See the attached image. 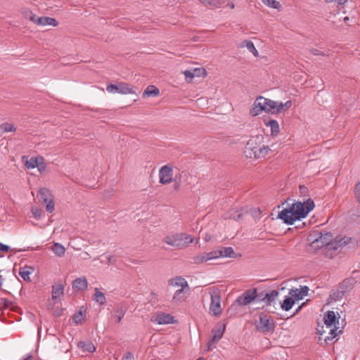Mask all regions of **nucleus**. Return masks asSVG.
Masks as SVG:
<instances>
[{
    "label": "nucleus",
    "instance_id": "nucleus-37",
    "mask_svg": "<svg viewBox=\"0 0 360 360\" xmlns=\"http://www.w3.org/2000/svg\"><path fill=\"white\" fill-rule=\"evenodd\" d=\"M15 126L11 123L5 122L0 124V131L3 133L15 131Z\"/></svg>",
    "mask_w": 360,
    "mask_h": 360
},
{
    "label": "nucleus",
    "instance_id": "nucleus-33",
    "mask_svg": "<svg viewBox=\"0 0 360 360\" xmlns=\"http://www.w3.org/2000/svg\"><path fill=\"white\" fill-rule=\"evenodd\" d=\"M295 304V300L293 297H286L281 304V308L283 310L289 311L292 309Z\"/></svg>",
    "mask_w": 360,
    "mask_h": 360
},
{
    "label": "nucleus",
    "instance_id": "nucleus-47",
    "mask_svg": "<svg viewBox=\"0 0 360 360\" xmlns=\"http://www.w3.org/2000/svg\"><path fill=\"white\" fill-rule=\"evenodd\" d=\"M223 333L224 331L221 330V329H219L216 331L215 334L214 335L213 338H212V341H219L222 335H223Z\"/></svg>",
    "mask_w": 360,
    "mask_h": 360
},
{
    "label": "nucleus",
    "instance_id": "nucleus-8",
    "mask_svg": "<svg viewBox=\"0 0 360 360\" xmlns=\"http://www.w3.org/2000/svg\"><path fill=\"white\" fill-rule=\"evenodd\" d=\"M106 90L110 94H136L134 88L127 83L119 82L117 84H109L106 87Z\"/></svg>",
    "mask_w": 360,
    "mask_h": 360
},
{
    "label": "nucleus",
    "instance_id": "nucleus-48",
    "mask_svg": "<svg viewBox=\"0 0 360 360\" xmlns=\"http://www.w3.org/2000/svg\"><path fill=\"white\" fill-rule=\"evenodd\" d=\"M9 304H10V302L7 299L1 298L0 309L8 308L9 307Z\"/></svg>",
    "mask_w": 360,
    "mask_h": 360
},
{
    "label": "nucleus",
    "instance_id": "nucleus-58",
    "mask_svg": "<svg viewBox=\"0 0 360 360\" xmlns=\"http://www.w3.org/2000/svg\"><path fill=\"white\" fill-rule=\"evenodd\" d=\"M302 305H303V304H302L301 306H300V307H298V309L296 310V313H297V312H298V311L301 309V307H302Z\"/></svg>",
    "mask_w": 360,
    "mask_h": 360
},
{
    "label": "nucleus",
    "instance_id": "nucleus-13",
    "mask_svg": "<svg viewBox=\"0 0 360 360\" xmlns=\"http://www.w3.org/2000/svg\"><path fill=\"white\" fill-rule=\"evenodd\" d=\"M257 297V290H248L240 295L237 302L240 305H248Z\"/></svg>",
    "mask_w": 360,
    "mask_h": 360
},
{
    "label": "nucleus",
    "instance_id": "nucleus-25",
    "mask_svg": "<svg viewBox=\"0 0 360 360\" xmlns=\"http://www.w3.org/2000/svg\"><path fill=\"white\" fill-rule=\"evenodd\" d=\"M240 47H246L248 50L254 55V56H259V53L256 48L255 47L253 42L250 40H245L242 41L240 44Z\"/></svg>",
    "mask_w": 360,
    "mask_h": 360
},
{
    "label": "nucleus",
    "instance_id": "nucleus-20",
    "mask_svg": "<svg viewBox=\"0 0 360 360\" xmlns=\"http://www.w3.org/2000/svg\"><path fill=\"white\" fill-rule=\"evenodd\" d=\"M214 252L219 253L221 255H218L217 259L220 257H236V253L231 247L221 248L220 250H215Z\"/></svg>",
    "mask_w": 360,
    "mask_h": 360
},
{
    "label": "nucleus",
    "instance_id": "nucleus-7",
    "mask_svg": "<svg viewBox=\"0 0 360 360\" xmlns=\"http://www.w3.org/2000/svg\"><path fill=\"white\" fill-rule=\"evenodd\" d=\"M274 327L275 322L270 316L264 314L259 315V322L256 325L257 330L262 333H267L273 330Z\"/></svg>",
    "mask_w": 360,
    "mask_h": 360
},
{
    "label": "nucleus",
    "instance_id": "nucleus-4",
    "mask_svg": "<svg viewBox=\"0 0 360 360\" xmlns=\"http://www.w3.org/2000/svg\"><path fill=\"white\" fill-rule=\"evenodd\" d=\"M352 241V238L350 237H336L332 243L323 249V254L326 257L333 259L339 253L341 248L349 244Z\"/></svg>",
    "mask_w": 360,
    "mask_h": 360
},
{
    "label": "nucleus",
    "instance_id": "nucleus-39",
    "mask_svg": "<svg viewBox=\"0 0 360 360\" xmlns=\"http://www.w3.org/2000/svg\"><path fill=\"white\" fill-rule=\"evenodd\" d=\"M262 2L266 6L272 8H278L281 6L280 3L276 0H262Z\"/></svg>",
    "mask_w": 360,
    "mask_h": 360
},
{
    "label": "nucleus",
    "instance_id": "nucleus-23",
    "mask_svg": "<svg viewBox=\"0 0 360 360\" xmlns=\"http://www.w3.org/2000/svg\"><path fill=\"white\" fill-rule=\"evenodd\" d=\"M77 346L83 352L93 353L96 351V347L91 341H79Z\"/></svg>",
    "mask_w": 360,
    "mask_h": 360
},
{
    "label": "nucleus",
    "instance_id": "nucleus-35",
    "mask_svg": "<svg viewBox=\"0 0 360 360\" xmlns=\"http://www.w3.org/2000/svg\"><path fill=\"white\" fill-rule=\"evenodd\" d=\"M33 272V269L30 266H25L20 269V275L25 281L30 280V275Z\"/></svg>",
    "mask_w": 360,
    "mask_h": 360
},
{
    "label": "nucleus",
    "instance_id": "nucleus-40",
    "mask_svg": "<svg viewBox=\"0 0 360 360\" xmlns=\"http://www.w3.org/2000/svg\"><path fill=\"white\" fill-rule=\"evenodd\" d=\"M194 77H205L206 75V70L204 68H194L191 70Z\"/></svg>",
    "mask_w": 360,
    "mask_h": 360
},
{
    "label": "nucleus",
    "instance_id": "nucleus-60",
    "mask_svg": "<svg viewBox=\"0 0 360 360\" xmlns=\"http://www.w3.org/2000/svg\"><path fill=\"white\" fill-rule=\"evenodd\" d=\"M0 278H1V274H0Z\"/></svg>",
    "mask_w": 360,
    "mask_h": 360
},
{
    "label": "nucleus",
    "instance_id": "nucleus-21",
    "mask_svg": "<svg viewBox=\"0 0 360 360\" xmlns=\"http://www.w3.org/2000/svg\"><path fill=\"white\" fill-rule=\"evenodd\" d=\"M88 287V282L85 277H79L72 283V288L77 290H84Z\"/></svg>",
    "mask_w": 360,
    "mask_h": 360
},
{
    "label": "nucleus",
    "instance_id": "nucleus-36",
    "mask_svg": "<svg viewBox=\"0 0 360 360\" xmlns=\"http://www.w3.org/2000/svg\"><path fill=\"white\" fill-rule=\"evenodd\" d=\"M184 289L185 288H181L175 291L172 298L174 301L181 302L186 299V296L184 295Z\"/></svg>",
    "mask_w": 360,
    "mask_h": 360
},
{
    "label": "nucleus",
    "instance_id": "nucleus-50",
    "mask_svg": "<svg viewBox=\"0 0 360 360\" xmlns=\"http://www.w3.org/2000/svg\"><path fill=\"white\" fill-rule=\"evenodd\" d=\"M10 250V247L7 245H4L0 243V251L2 252H7Z\"/></svg>",
    "mask_w": 360,
    "mask_h": 360
},
{
    "label": "nucleus",
    "instance_id": "nucleus-45",
    "mask_svg": "<svg viewBox=\"0 0 360 360\" xmlns=\"http://www.w3.org/2000/svg\"><path fill=\"white\" fill-rule=\"evenodd\" d=\"M311 53L314 56H329L328 51L323 52L319 49H312L311 50Z\"/></svg>",
    "mask_w": 360,
    "mask_h": 360
},
{
    "label": "nucleus",
    "instance_id": "nucleus-43",
    "mask_svg": "<svg viewBox=\"0 0 360 360\" xmlns=\"http://www.w3.org/2000/svg\"><path fill=\"white\" fill-rule=\"evenodd\" d=\"M45 204H46V211L50 213L53 212L54 210V207H55L53 199L51 198V200H48V202Z\"/></svg>",
    "mask_w": 360,
    "mask_h": 360
},
{
    "label": "nucleus",
    "instance_id": "nucleus-16",
    "mask_svg": "<svg viewBox=\"0 0 360 360\" xmlns=\"http://www.w3.org/2000/svg\"><path fill=\"white\" fill-rule=\"evenodd\" d=\"M309 288L307 286H300V288H292L289 294L296 300H302L308 294Z\"/></svg>",
    "mask_w": 360,
    "mask_h": 360
},
{
    "label": "nucleus",
    "instance_id": "nucleus-5",
    "mask_svg": "<svg viewBox=\"0 0 360 360\" xmlns=\"http://www.w3.org/2000/svg\"><path fill=\"white\" fill-rule=\"evenodd\" d=\"M211 303L210 304V312L214 316H219L222 313L221 305V294L217 288L213 287L210 289Z\"/></svg>",
    "mask_w": 360,
    "mask_h": 360
},
{
    "label": "nucleus",
    "instance_id": "nucleus-26",
    "mask_svg": "<svg viewBox=\"0 0 360 360\" xmlns=\"http://www.w3.org/2000/svg\"><path fill=\"white\" fill-rule=\"evenodd\" d=\"M92 299L100 305H104L106 302V298L104 293L100 291L98 288H95V293L94 294Z\"/></svg>",
    "mask_w": 360,
    "mask_h": 360
},
{
    "label": "nucleus",
    "instance_id": "nucleus-17",
    "mask_svg": "<svg viewBox=\"0 0 360 360\" xmlns=\"http://www.w3.org/2000/svg\"><path fill=\"white\" fill-rule=\"evenodd\" d=\"M168 283L171 286L181 287V288H189L187 281L181 276H176L170 278L168 281Z\"/></svg>",
    "mask_w": 360,
    "mask_h": 360
},
{
    "label": "nucleus",
    "instance_id": "nucleus-42",
    "mask_svg": "<svg viewBox=\"0 0 360 360\" xmlns=\"http://www.w3.org/2000/svg\"><path fill=\"white\" fill-rule=\"evenodd\" d=\"M337 330H338V328L337 327H335V328H331L330 330V333H329L330 336H327L325 338V341L328 342V340H330L335 338L337 336V335H338Z\"/></svg>",
    "mask_w": 360,
    "mask_h": 360
},
{
    "label": "nucleus",
    "instance_id": "nucleus-54",
    "mask_svg": "<svg viewBox=\"0 0 360 360\" xmlns=\"http://www.w3.org/2000/svg\"><path fill=\"white\" fill-rule=\"evenodd\" d=\"M32 358H33V356L31 354H27L26 355V357L22 360H32Z\"/></svg>",
    "mask_w": 360,
    "mask_h": 360
},
{
    "label": "nucleus",
    "instance_id": "nucleus-27",
    "mask_svg": "<svg viewBox=\"0 0 360 360\" xmlns=\"http://www.w3.org/2000/svg\"><path fill=\"white\" fill-rule=\"evenodd\" d=\"M266 126L271 128V133L272 136H276L279 132V124L275 120H271L269 121H264Z\"/></svg>",
    "mask_w": 360,
    "mask_h": 360
},
{
    "label": "nucleus",
    "instance_id": "nucleus-59",
    "mask_svg": "<svg viewBox=\"0 0 360 360\" xmlns=\"http://www.w3.org/2000/svg\"><path fill=\"white\" fill-rule=\"evenodd\" d=\"M2 284H3V281L1 279L0 280V287L2 285Z\"/></svg>",
    "mask_w": 360,
    "mask_h": 360
},
{
    "label": "nucleus",
    "instance_id": "nucleus-28",
    "mask_svg": "<svg viewBox=\"0 0 360 360\" xmlns=\"http://www.w3.org/2000/svg\"><path fill=\"white\" fill-rule=\"evenodd\" d=\"M242 212L238 208L231 209L224 216L225 219H233L234 220H240L242 217Z\"/></svg>",
    "mask_w": 360,
    "mask_h": 360
},
{
    "label": "nucleus",
    "instance_id": "nucleus-56",
    "mask_svg": "<svg viewBox=\"0 0 360 360\" xmlns=\"http://www.w3.org/2000/svg\"><path fill=\"white\" fill-rule=\"evenodd\" d=\"M229 6H230V8H232V9H233V8H234V7H235V6H234V4H233V3H231V4H229Z\"/></svg>",
    "mask_w": 360,
    "mask_h": 360
},
{
    "label": "nucleus",
    "instance_id": "nucleus-1",
    "mask_svg": "<svg viewBox=\"0 0 360 360\" xmlns=\"http://www.w3.org/2000/svg\"><path fill=\"white\" fill-rule=\"evenodd\" d=\"M314 208V202L311 199H308L304 202H297L288 205L278 213V217L285 224L291 225L297 220L304 218L308 213Z\"/></svg>",
    "mask_w": 360,
    "mask_h": 360
},
{
    "label": "nucleus",
    "instance_id": "nucleus-24",
    "mask_svg": "<svg viewBox=\"0 0 360 360\" xmlns=\"http://www.w3.org/2000/svg\"><path fill=\"white\" fill-rule=\"evenodd\" d=\"M64 293V285L62 283L53 285L52 286V299L56 300Z\"/></svg>",
    "mask_w": 360,
    "mask_h": 360
},
{
    "label": "nucleus",
    "instance_id": "nucleus-6",
    "mask_svg": "<svg viewBox=\"0 0 360 360\" xmlns=\"http://www.w3.org/2000/svg\"><path fill=\"white\" fill-rule=\"evenodd\" d=\"M263 101L264 103V112L271 113V114H277L283 110H286L289 109L292 105V101H288L285 103H283L282 102H276L274 101L271 99H268L264 97Z\"/></svg>",
    "mask_w": 360,
    "mask_h": 360
},
{
    "label": "nucleus",
    "instance_id": "nucleus-52",
    "mask_svg": "<svg viewBox=\"0 0 360 360\" xmlns=\"http://www.w3.org/2000/svg\"><path fill=\"white\" fill-rule=\"evenodd\" d=\"M82 316V311H79L77 314H75L73 317V320L75 323H79L81 321V317Z\"/></svg>",
    "mask_w": 360,
    "mask_h": 360
},
{
    "label": "nucleus",
    "instance_id": "nucleus-30",
    "mask_svg": "<svg viewBox=\"0 0 360 360\" xmlns=\"http://www.w3.org/2000/svg\"><path fill=\"white\" fill-rule=\"evenodd\" d=\"M116 323H120L124 317L126 309L122 306H117L114 309Z\"/></svg>",
    "mask_w": 360,
    "mask_h": 360
},
{
    "label": "nucleus",
    "instance_id": "nucleus-46",
    "mask_svg": "<svg viewBox=\"0 0 360 360\" xmlns=\"http://www.w3.org/2000/svg\"><path fill=\"white\" fill-rule=\"evenodd\" d=\"M32 213L34 217L37 219H39L41 217V211L40 209H39L37 207H32Z\"/></svg>",
    "mask_w": 360,
    "mask_h": 360
},
{
    "label": "nucleus",
    "instance_id": "nucleus-12",
    "mask_svg": "<svg viewBox=\"0 0 360 360\" xmlns=\"http://www.w3.org/2000/svg\"><path fill=\"white\" fill-rule=\"evenodd\" d=\"M150 321L159 325H165L175 322L174 317L169 314L160 312L152 317Z\"/></svg>",
    "mask_w": 360,
    "mask_h": 360
},
{
    "label": "nucleus",
    "instance_id": "nucleus-51",
    "mask_svg": "<svg viewBox=\"0 0 360 360\" xmlns=\"http://www.w3.org/2000/svg\"><path fill=\"white\" fill-rule=\"evenodd\" d=\"M326 3H333V2H336L338 3L339 5H343L345 4L346 2H347L348 0H325Z\"/></svg>",
    "mask_w": 360,
    "mask_h": 360
},
{
    "label": "nucleus",
    "instance_id": "nucleus-44",
    "mask_svg": "<svg viewBox=\"0 0 360 360\" xmlns=\"http://www.w3.org/2000/svg\"><path fill=\"white\" fill-rule=\"evenodd\" d=\"M183 73H184L187 82H191L193 80V79L194 78V76H193V72L191 70H185V71H184Z\"/></svg>",
    "mask_w": 360,
    "mask_h": 360
},
{
    "label": "nucleus",
    "instance_id": "nucleus-57",
    "mask_svg": "<svg viewBox=\"0 0 360 360\" xmlns=\"http://www.w3.org/2000/svg\"><path fill=\"white\" fill-rule=\"evenodd\" d=\"M343 19H344V21H345V22H346L347 20H349V17L345 16V17H344V18H343Z\"/></svg>",
    "mask_w": 360,
    "mask_h": 360
},
{
    "label": "nucleus",
    "instance_id": "nucleus-53",
    "mask_svg": "<svg viewBox=\"0 0 360 360\" xmlns=\"http://www.w3.org/2000/svg\"><path fill=\"white\" fill-rule=\"evenodd\" d=\"M107 259H108V264H113L115 262V259L114 256H112V255L108 256Z\"/></svg>",
    "mask_w": 360,
    "mask_h": 360
},
{
    "label": "nucleus",
    "instance_id": "nucleus-55",
    "mask_svg": "<svg viewBox=\"0 0 360 360\" xmlns=\"http://www.w3.org/2000/svg\"><path fill=\"white\" fill-rule=\"evenodd\" d=\"M199 1L205 6H207L208 0H199Z\"/></svg>",
    "mask_w": 360,
    "mask_h": 360
},
{
    "label": "nucleus",
    "instance_id": "nucleus-49",
    "mask_svg": "<svg viewBox=\"0 0 360 360\" xmlns=\"http://www.w3.org/2000/svg\"><path fill=\"white\" fill-rule=\"evenodd\" d=\"M122 360H134V357L132 353L127 352L122 357Z\"/></svg>",
    "mask_w": 360,
    "mask_h": 360
},
{
    "label": "nucleus",
    "instance_id": "nucleus-38",
    "mask_svg": "<svg viewBox=\"0 0 360 360\" xmlns=\"http://www.w3.org/2000/svg\"><path fill=\"white\" fill-rule=\"evenodd\" d=\"M225 4V0H208L207 6H210L213 8H220Z\"/></svg>",
    "mask_w": 360,
    "mask_h": 360
},
{
    "label": "nucleus",
    "instance_id": "nucleus-19",
    "mask_svg": "<svg viewBox=\"0 0 360 360\" xmlns=\"http://www.w3.org/2000/svg\"><path fill=\"white\" fill-rule=\"evenodd\" d=\"M35 24L41 26L52 25L56 27L58 22L53 18L51 17H37Z\"/></svg>",
    "mask_w": 360,
    "mask_h": 360
},
{
    "label": "nucleus",
    "instance_id": "nucleus-32",
    "mask_svg": "<svg viewBox=\"0 0 360 360\" xmlns=\"http://www.w3.org/2000/svg\"><path fill=\"white\" fill-rule=\"evenodd\" d=\"M39 194L40 200L43 201L44 203H46L48 200L52 198L50 191L46 188H41L39 191Z\"/></svg>",
    "mask_w": 360,
    "mask_h": 360
},
{
    "label": "nucleus",
    "instance_id": "nucleus-18",
    "mask_svg": "<svg viewBox=\"0 0 360 360\" xmlns=\"http://www.w3.org/2000/svg\"><path fill=\"white\" fill-rule=\"evenodd\" d=\"M262 295L263 293H261L259 295L261 300L263 301L266 305H269L278 297V291L272 290L269 292H265L263 297Z\"/></svg>",
    "mask_w": 360,
    "mask_h": 360
},
{
    "label": "nucleus",
    "instance_id": "nucleus-10",
    "mask_svg": "<svg viewBox=\"0 0 360 360\" xmlns=\"http://www.w3.org/2000/svg\"><path fill=\"white\" fill-rule=\"evenodd\" d=\"M333 241V235L330 233H319V236L311 241V245L323 249Z\"/></svg>",
    "mask_w": 360,
    "mask_h": 360
},
{
    "label": "nucleus",
    "instance_id": "nucleus-31",
    "mask_svg": "<svg viewBox=\"0 0 360 360\" xmlns=\"http://www.w3.org/2000/svg\"><path fill=\"white\" fill-rule=\"evenodd\" d=\"M21 14L24 16V18L29 19L32 22L35 23L37 20V16L34 15L31 10L27 8H22L20 10Z\"/></svg>",
    "mask_w": 360,
    "mask_h": 360
},
{
    "label": "nucleus",
    "instance_id": "nucleus-22",
    "mask_svg": "<svg viewBox=\"0 0 360 360\" xmlns=\"http://www.w3.org/2000/svg\"><path fill=\"white\" fill-rule=\"evenodd\" d=\"M339 321L337 319L335 312L333 311H328L324 316V323L327 327H332L333 326H335V322Z\"/></svg>",
    "mask_w": 360,
    "mask_h": 360
},
{
    "label": "nucleus",
    "instance_id": "nucleus-15",
    "mask_svg": "<svg viewBox=\"0 0 360 360\" xmlns=\"http://www.w3.org/2000/svg\"><path fill=\"white\" fill-rule=\"evenodd\" d=\"M25 166L27 169H34L38 167L41 171L45 166L44 165V158L42 157H32L25 162Z\"/></svg>",
    "mask_w": 360,
    "mask_h": 360
},
{
    "label": "nucleus",
    "instance_id": "nucleus-14",
    "mask_svg": "<svg viewBox=\"0 0 360 360\" xmlns=\"http://www.w3.org/2000/svg\"><path fill=\"white\" fill-rule=\"evenodd\" d=\"M264 97L258 96L256 100L254 101L252 108L250 110V114L252 117H255L259 115L261 112L264 111Z\"/></svg>",
    "mask_w": 360,
    "mask_h": 360
},
{
    "label": "nucleus",
    "instance_id": "nucleus-41",
    "mask_svg": "<svg viewBox=\"0 0 360 360\" xmlns=\"http://www.w3.org/2000/svg\"><path fill=\"white\" fill-rule=\"evenodd\" d=\"M354 193L356 201L360 204V181L355 185L354 188Z\"/></svg>",
    "mask_w": 360,
    "mask_h": 360
},
{
    "label": "nucleus",
    "instance_id": "nucleus-3",
    "mask_svg": "<svg viewBox=\"0 0 360 360\" xmlns=\"http://www.w3.org/2000/svg\"><path fill=\"white\" fill-rule=\"evenodd\" d=\"M163 242L177 249H183L193 242V238L191 235L179 233L166 236Z\"/></svg>",
    "mask_w": 360,
    "mask_h": 360
},
{
    "label": "nucleus",
    "instance_id": "nucleus-9",
    "mask_svg": "<svg viewBox=\"0 0 360 360\" xmlns=\"http://www.w3.org/2000/svg\"><path fill=\"white\" fill-rule=\"evenodd\" d=\"M177 178V175L173 178V167L169 165L162 166L159 170V182L162 185L169 184Z\"/></svg>",
    "mask_w": 360,
    "mask_h": 360
},
{
    "label": "nucleus",
    "instance_id": "nucleus-11",
    "mask_svg": "<svg viewBox=\"0 0 360 360\" xmlns=\"http://www.w3.org/2000/svg\"><path fill=\"white\" fill-rule=\"evenodd\" d=\"M218 255H220L219 253L214 252V250L209 252H202L193 257V263L195 264H200L210 260L217 259Z\"/></svg>",
    "mask_w": 360,
    "mask_h": 360
},
{
    "label": "nucleus",
    "instance_id": "nucleus-29",
    "mask_svg": "<svg viewBox=\"0 0 360 360\" xmlns=\"http://www.w3.org/2000/svg\"><path fill=\"white\" fill-rule=\"evenodd\" d=\"M51 250L58 257H63L65 252V247L59 243H54L51 247Z\"/></svg>",
    "mask_w": 360,
    "mask_h": 360
},
{
    "label": "nucleus",
    "instance_id": "nucleus-34",
    "mask_svg": "<svg viewBox=\"0 0 360 360\" xmlns=\"http://www.w3.org/2000/svg\"><path fill=\"white\" fill-rule=\"evenodd\" d=\"M159 94H160L159 89L153 85L148 86L143 91V96H157Z\"/></svg>",
    "mask_w": 360,
    "mask_h": 360
},
{
    "label": "nucleus",
    "instance_id": "nucleus-2",
    "mask_svg": "<svg viewBox=\"0 0 360 360\" xmlns=\"http://www.w3.org/2000/svg\"><path fill=\"white\" fill-rule=\"evenodd\" d=\"M263 139L262 136H255L248 141L246 149L250 150L248 153L250 158L259 159L269 154L271 149L269 146L262 144Z\"/></svg>",
    "mask_w": 360,
    "mask_h": 360
}]
</instances>
